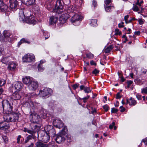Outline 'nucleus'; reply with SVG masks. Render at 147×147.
<instances>
[{
	"mask_svg": "<svg viewBox=\"0 0 147 147\" xmlns=\"http://www.w3.org/2000/svg\"><path fill=\"white\" fill-rule=\"evenodd\" d=\"M60 1L58 0L57 1L56 5L55 6V11L58 14L63 13V14L60 17L59 21L61 24H63L65 23L69 17L67 16V14H63L64 13L63 12V9L62 6L60 5Z\"/></svg>",
	"mask_w": 147,
	"mask_h": 147,
	"instance_id": "f257e3e1",
	"label": "nucleus"
},
{
	"mask_svg": "<svg viewBox=\"0 0 147 147\" xmlns=\"http://www.w3.org/2000/svg\"><path fill=\"white\" fill-rule=\"evenodd\" d=\"M19 19L20 22H25L26 23L29 24L34 25L37 23L35 18L33 15L28 16L26 18H25L24 10L23 9L20 10Z\"/></svg>",
	"mask_w": 147,
	"mask_h": 147,
	"instance_id": "f03ea898",
	"label": "nucleus"
},
{
	"mask_svg": "<svg viewBox=\"0 0 147 147\" xmlns=\"http://www.w3.org/2000/svg\"><path fill=\"white\" fill-rule=\"evenodd\" d=\"M4 121L7 122H15L18 120L19 115L16 113L5 115L3 117Z\"/></svg>",
	"mask_w": 147,
	"mask_h": 147,
	"instance_id": "7ed1b4c3",
	"label": "nucleus"
},
{
	"mask_svg": "<svg viewBox=\"0 0 147 147\" xmlns=\"http://www.w3.org/2000/svg\"><path fill=\"white\" fill-rule=\"evenodd\" d=\"M82 17L80 13H75L71 18V22L75 26H78L82 20Z\"/></svg>",
	"mask_w": 147,
	"mask_h": 147,
	"instance_id": "20e7f679",
	"label": "nucleus"
},
{
	"mask_svg": "<svg viewBox=\"0 0 147 147\" xmlns=\"http://www.w3.org/2000/svg\"><path fill=\"white\" fill-rule=\"evenodd\" d=\"M2 104L3 110L8 111V113L11 112L12 111L13 107L12 104L9 103V101L6 100L2 101Z\"/></svg>",
	"mask_w": 147,
	"mask_h": 147,
	"instance_id": "39448f33",
	"label": "nucleus"
},
{
	"mask_svg": "<svg viewBox=\"0 0 147 147\" xmlns=\"http://www.w3.org/2000/svg\"><path fill=\"white\" fill-rule=\"evenodd\" d=\"M3 34L4 38L3 36H0V41L2 42L7 41L11 42V39L10 36H11V35L10 33L8 31H4Z\"/></svg>",
	"mask_w": 147,
	"mask_h": 147,
	"instance_id": "423d86ee",
	"label": "nucleus"
},
{
	"mask_svg": "<svg viewBox=\"0 0 147 147\" xmlns=\"http://www.w3.org/2000/svg\"><path fill=\"white\" fill-rule=\"evenodd\" d=\"M22 60L24 62H31L35 60V56L33 54H27L22 57Z\"/></svg>",
	"mask_w": 147,
	"mask_h": 147,
	"instance_id": "0eeeda50",
	"label": "nucleus"
},
{
	"mask_svg": "<svg viewBox=\"0 0 147 147\" xmlns=\"http://www.w3.org/2000/svg\"><path fill=\"white\" fill-rule=\"evenodd\" d=\"M45 129L46 131V133L49 136L54 137L55 132V129L51 125H47L45 127Z\"/></svg>",
	"mask_w": 147,
	"mask_h": 147,
	"instance_id": "6e6552de",
	"label": "nucleus"
},
{
	"mask_svg": "<svg viewBox=\"0 0 147 147\" xmlns=\"http://www.w3.org/2000/svg\"><path fill=\"white\" fill-rule=\"evenodd\" d=\"M66 132L62 131L61 133L59 134L57 136L55 140L57 143H60L61 142L64 141L65 140V136Z\"/></svg>",
	"mask_w": 147,
	"mask_h": 147,
	"instance_id": "1a4fd4ad",
	"label": "nucleus"
},
{
	"mask_svg": "<svg viewBox=\"0 0 147 147\" xmlns=\"http://www.w3.org/2000/svg\"><path fill=\"white\" fill-rule=\"evenodd\" d=\"M52 92V90L51 89L46 88L42 90H40L39 94L40 96L43 97L46 96L49 94H51Z\"/></svg>",
	"mask_w": 147,
	"mask_h": 147,
	"instance_id": "9d476101",
	"label": "nucleus"
},
{
	"mask_svg": "<svg viewBox=\"0 0 147 147\" xmlns=\"http://www.w3.org/2000/svg\"><path fill=\"white\" fill-rule=\"evenodd\" d=\"M10 7L13 11L16 10L18 6V2L17 0H10Z\"/></svg>",
	"mask_w": 147,
	"mask_h": 147,
	"instance_id": "9b49d317",
	"label": "nucleus"
},
{
	"mask_svg": "<svg viewBox=\"0 0 147 147\" xmlns=\"http://www.w3.org/2000/svg\"><path fill=\"white\" fill-rule=\"evenodd\" d=\"M24 94V93L22 91H16L13 94L11 98L14 100H19Z\"/></svg>",
	"mask_w": 147,
	"mask_h": 147,
	"instance_id": "f8f14e48",
	"label": "nucleus"
},
{
	"mask_svg": "<svg viewBox=\"0 0 147 147\" xmlns=\"http://www.w3.org/2000/svg\"><path fill=\"white\" fill-rule=\"evenodd\" d=\"M38 85L37 81H32L28 85V88L30 90H35L38 88Z\"/></svg>",
	"mask_w": 147,
	"mask_h": 147,
	"instance_id": "ddd939ff",
	"label": "nucleus"
},
{
	"mask_svg": "<svg viewBox=\"0 0 147 147\" xmlns=\"http://www.w3.org/2000/svg\"><path fill=\"white\" fill-rule=\"evenodd\" d=\"M40 118V116L35 113L31 114L29 116V118L31 121L34 122H37Z\"/></svg>",
	"mask_w": 147,
	"mask_h": 147,
	"instance_id": "4468645a",
	"label": "nucleus"
},
{
	"mask_svg": "<svg viewBox=\"0 0 147 147\" xmlns=\"http://www.w3.org/2000/svg\"><path fill=\"white\" fill-rule=\"evenodd\" d=\"M53 123L55 127L59 128H61L63 125V123L59 119H56L54 120Z\"/></svg>",
	"mask_w": 147,
	"mask_h": 147,
	"instance_id": "2eb2a0df",
	"label": "nucleus"
},
{
	"mask_svg": "<svg viewBox=\"0 0 147 147\" xmlns=\"http://www.w3.org/2000/svg\"><path fill=\"white\" fill-rule=\"evenodd\" d=\"M23 84L20 82H15L14 88L15 90L17 91H21L20 90L22 87Z\"/></svg>",
	"mask_w": 147,
	"mask_h": 147,
	"instance_id": "dca6fc26",
	"label": "nucleus"
},
{
	"mask_svg": "<svg viewBox=\"0 0 147 147\" xmlns=\"http://www.w3.org/2000/svg\"><path fill=\"white\" fill-rule=\"evenodd\" d=\"M8 65V69L11 71L14 70L17 66L16 64L12 61L9 62Z\"/></svg>",
	"mask_w": 147,
	"mask_h": 147,
	"instance_id": "f3484780",
	"label": "nucleus"
},
{
	"mask_svg": "<svg viewBox=\"0 0 147 147\" xmlns=\"http://www.w3.org/2000/svg\"><path fill=\"white\" fill-rule=\"evenodd\" d=\"M32 79L29 76H26L23 79V82L24 84L28 85L32 81Z\"/></svg>",
	"mask_w": 147,
	"mask_h": 147,
	"instance_id": "a211bd4d",
	"label": "nucleus"
},
{
	"mask_svg": "<svg viewBox=\"0 0 147 147\" xmlns=\"http://www.w3.org/2000/svg\"><path fill=\"white\" fill-rule=\"evenodd\" d=\"M9 125L6 124L5 122H3L0 123V129L6 130L9 129Z\"/></svg>",
	"mask_w": 147,
	"mask_h": 147,
	"instance_id": "6ab92c4d",
	"label": "nucleus"
},
{
	"mask_svg": "<svg viewBox=\"0 0 147 147\" xmlns=\"http://www.w3.org/2000/svg\"><path fill=\"white\" fill-rule=\"evenodd\" d=\"M35 0H21L22 2L27 5H31L35 3Z\"/></svg>",
	"mask_w": 147,
	"mask_h": 147,
	"instance_id": "aec40b11",
	"label": "nucleus"
},
{
	"mask_svg": "<svg viewBox=\"0 0 147 147\" xmlns=\"http://www.w3.org/2000/svg\"><path fill=\"white\" fill-rule=\"evenodd\" d=\"M50 136L48 134H46L42 136V141L44 143H47L49 140Z\"/></svg>",
	"mask_w": 147,
	"mask_h": 147,
	"instance_id": "412c9836",
	"label": "nucleus"
},
{
	"mask_svg": "<svg viewBox=\"0 0 147 147\" xmlns=\"http://www.w3.org/2000/svg\"><path fill=\"white\" fill-rule=\"evenodd\" d=\"M136 101L132 98H130L129 101L128 100H127V102L126 104H129L130 105L134 106L136 105Z\"/></svg>",
	"mask_w": 147,
	"mask_h": 147,
	"instance_id": "4be33fe9",
	"label": "nucleus"
},
{
	"mask_svg": "<svg viewBox=\"0 0 147 147\" xmlns=\"http://www.w3.org/2000/svg\"><path fill=\"white\" fill-rule=\"evenodd\" d=\"M58 18L52 16L50 19L49 23L50 24H52L56 23L57 21Z\"/></svg>",
	"mask_w": 147,
	"mask_h": 147,
	"instance_id": "5701e85b",
	"label": "nucleus"
},
{
	"mask_svg": "<svg viewBox=\"0 0 147 147\" xmlns=\"http://www.w3.org/2000/svg\"><path fill=\"white\" fill-rule=\"evenodd\" d=\"M36 145L37 147H47L48 146L47 144H44L40 142H37L36 143Z\"/></svg>",
	"mask_w": 147,
	"mask_h": 147,
	"instance_id": "b1692460",
	"label": "nucleus"
},
{
	"mask_svg": "<svg viewBox=\"0 0 147 147\" xmlns=\"http://www.w3.org/2000/svg\"><path fill=\"white\" fill-rule=\"evenodd\" d=\"M36 137L35 136L28 135L24 141V143H26L28 142H29V141L30 140L32 139H35Z\"/></svg>",
	"mask_w": 147,
	"mask_h": 147,
	"instance_id": "393cba45",
	"label": "nucleus"
},
{
	"mask_svg": "<svg viewBox=\"0 0 147 147\" xmlns=\"http://www.w3.org/2000/svg\"><path fill=\"white\" fill-rule=\"evenodd\" d=\"M68 13H70L74 11V7L72 5L68 6L66 9Z\"/></svg>",
	"mask_w": 147,
	"mask_h": 147,
	"instance_id": "a878e982",
	"label": "nucleus"
},
{
	"mask_svg": "<svg viewBox=\"0 0 147 147\" xmlns=\"http://www.w3.org/2000/svg\"><path fill=\"white\" fill-rule=\"evenodd\" d=\"M97 20L94 19L91 20L90 23V25L93 27L96 26L97 25Z\"/></svg>",
	"mask_w": 147,
	"mask_h": 147,
	"instance_id": "bb28decb",
	"label": "nucleus"
},
{
	"mask_svg": "<svg viewBox=\"0 0 147 147\" xmlns=\"http://www.w3.org/2000/svg\"><path fill=\"white\" fill-rule=\"evenodd\" d=\"M22 43H30V42L27 39L22 38L18 43L19 46Z\"/></svg>",
	"mask_w": 147,
	"mask_h": 147,
	"instance_id": "cd10ccee",
	"label": "nucleus"
},
{
	"mask_svg": "<svg viewBox=\"0 0 147 147\" xmlns=\"http://www.w3.org/2000/svg\"><path fill=\"white\" fill-rule=\"evenodd\" d=\"M9 61L8 59L6 57L3 58L1 60V62L3 63L6 65L8 64Z\"/></svg>",
	"mask_w": 147,
	"mask_h": 147,
	"instance_id": "c85d7f7f",
	"label": "nucleus"
},
{
	"mask_svg": "<svg viewBox=\"0 0 147 147\" xmlns=\"http://www.w3.org/2000/svg\"><path fill=\"white\" fill-rule=\"evenodd\" d=\"M113 45H111L107 48H106L105 49V52L106 53H107L109 52L113 48Z\"/></svg>",
	"mask_w": 147,
	"mask_h": 147,
	"instance_id": "c756f323",
	"label": "nucleus"
},
{
	"mask_svg": "<svg viewBox=\"0 0 147 147\" xmlns=\"http://www.w3.org/2000/svg\"><path fill=\"white\" fill-rule=\"evenodd\" d=\"M7 6L6 5L4 4L0 8V9L2 11H5L7 10Z\"/></svg>",
	"mask_w": 147,
	"mask_h": 147,
	"instance_id": "7c9ffc66",
	"label": "nucleus"
},
{
	"mask_svg": "<svg viewBox=\"0 0 147 147\" xmlns=\"http://www.w3.org/2000/svg\"><path fill=\"white\" fill-rule=\"evenodd\" d=\"M104 6H109V5H111V0H105L104 1Z\"/></svg>",
	"mask_w": 147,
	"mask_h": 147,
	"instance_id": "2f4dec72",
	"label": "nucleus"
},
{
	"mask_svg": "<svg viewBox=\"0 0 147 147\" xmlns=\"http://www.w3.org/2000/svg\"><path fill=\"white\" fill-rule=\"evenodd\" d=\"M29 107L31 108H32L33 110H34L35 109V107H34L35 105L33 102L32 101H30L29 103Z\"/></svg>",
	"mask_w": 147,
	"mask_h": 147,
	"instance_id": "473e14b6",
	"label": "nucleus"
},
{
	"mask_svg": "<svg viewBox=\"0 0 147 147\" xmlns=\"http://www.w3.org/2000/svg\"><path fill=\"white\" fill-rule=\"evenodd\" d=\"M112 7L110 5L104 6L105 11L107 12H110L111 11Z\"/></svg>",
	"mask_w": 147,
	"mask_h": 147,
	"instance_id": "72a5a7b5",
	"label": "nucleus"
},
{
	"mask_svg": "<svg viewBox=\"0 0 147 147\" xmlns=\"http://www.w3.org/2000/svg\"><path fill=\"white\" fill-rule=\"evenodd\" d=\"M44 35L45 36V39H48L50 36L48 32L46 31L44 32Z\"/></svg>",
	"mask_w": 147,
	"mask_h": 147,
	"instance_id": "f704fd0d",
	"label": "nucleus"
},
{
	"mask_svg": "<svg viewBox=\"0 0 147 147\" xmlns=\"http://www.w3.org/2000/svg\"><path fill=\"white\" fill-rule=\"evenodd\" d=\"M132 9L134 11H139V10L138 6L134 4L133 5Z\"/></svg>",
	"mask_w": 147,
	"mask_h": 147,
	"instance_id": "c9c22d12",
	"label": "nucleus"
},
{
	"mask_svg": "<svg viewBox=\"0 0 147 147\" xmlns=\"http://www.w3.org/2000/svg\"><path fill=\"white\" fill-rule=\"evenodd\" d=\"M84 91L86 93H88L91 92V90L88 87H85Z\"/></svg>",
	"mask_w": 147,
	"mask_h": 147,
	"instance_id": "e433bc0d",
	"label": "nucleus"
},
{
	"mask_svg": "<svg viewBox=\"0 0 147 147\" xmlns=\"http://www.w3.org/2000/svg\"><path fill=\"white\" fill-rule=\"evenodd\" d=\"M27 132L30 134H31V136H35L34 135L36 133V131L33 130L28 129Z\"/></svg>",
	"mask_w": 147,
	"mask_h": 147,
	"instance_id": "4c0bfd02",
	"label": "nucleus"
},
{
	"mask_svg": "<svg viewBox=\"0 0 147 147\" xmlns=\"http://www.w3.org/2000/svg\"><path fill=\"white\" fill-rule=\"evenodd\" d=\"M103 108L106 112H107L109 109V107L107 105H105L103 106Z\"/></svg>",
	"mask_w": 147,
	"mask_h": 147,
	"instance_id": "58836bf2",
	"label": "nucleus"
},
{
	"mask_svg": "<svg viewBox=\"0 0 147 147\" xmlns=\"http://www.w3.org/2000/svg\"><path fill=\"white\" fill-rule=\"evenodd\" d=\"M86 55L87 57L90 59L93 58L94 57L93 55L91 53H88Z\"/></svg>",
	"mask_w": 147,
	"mask_h": 147,
	"instance_id": "ea45409f",
	"label": "nucleus"
},
{
	"mask_svg": "<svg viewBox=\"0 0 147 147\" xmlns=\"http://www.w3.org/2000/svg\"><path fill=\"white\" fill-rule=\"evenodd\" d=\"M121 32L118 29H116L115 30V35H120L121 34Z\"/></svg>",
	"mask_w": 147,
	"mask_h": 147,
	"instance_id": "a19ab883",
	"label": "nucleus"
},
{
	"mask_svg": "<svg viewBox=\"0 0 147 147\" xmlns=\"http://www.w3.org/2000/svg\"><path fill=\"white\" fill-rule=\"evenodd\" d=\"M2 137L4 140V142L6 143L8 142V139L7 137L6 136H3Z\"/></svg>",
	"mask_w": 147,
	"mask_h": 147,
	"instance_id": "79ce46f5",
	"label": "nucleus"
},
{
	"mask_svg": "<svg viewBox=\"0 0 147 147\" xmlns=\"http://www.w3.org/2000/svg\"><path fill=\"white\" fill-rule=\"evenodd\" d=\"M38 69L39 71H42L44 69L43 68H42V65L41 64H39L38 66Z\"/></svg>",
	"mask_w": 147,
	"mask_h": 147,
	"instance_id": "37998d69",
	"label": "nucleus"
},
{
	"mask_svg": "<svg viewBox=\"0 0 147 147\" xmlns=\"http://www.w3.org/2000/svg\"><path fill=\"white\" fill-rule=\"evenodd\" d=\"M5 83V81L3 79H0V86H3Z\"/></svg>",
	"mask_w": 147,
	"mask_h": 147,
	"instance_id": "c03bdc74",
	"label": "nucleus"
},
{
	"mask_svg": "<svg viewBox=\"0 0 147 147\" xmlns=\"http://www.w3.org/2000/svg\"><path fill=\"white\" fill-rule=\"evenodd\" d=\"M118 111V110L114 108L111 109V111L112 113H116Z\"/></svg>",
	"mask_w": 147,
	"mask_h": 147,
	"instance_id": "a18cd8bd",
	"label": "nucleus"
},
{
	"mask_svg": "<svg viewBox=\"0 0 147 147\" xmlns=\"http://www.w3.org/2000/svg\"><path fill=\"white\" fill-rule=\"evenodd\" d=\"M142 92L145 94H147V87L145 88H143L142 90Z\"/></svg>",
	"mask_w": 147,
	"mask_h": 147,
	"instance_id": "49530a36",
	"label": "nucleus"
},
{
	"mask_svg": "<svg viewBox=\"0 0 147 147\" xmlns=\"http://www.w3.org/2000/svg\"><path fill=\"white\" fill-rule=\"evenodd\" d=\"M129 18V15H127L126 16H125L124 17V20L126 23H128L129 22L127 21V19Z\"/></svg>",
	"mask_w": 147,
	"mask_h": 147,
	"instance_id": "de8ad7c7",
	"label": "nucleus"
},
{
	"mask_svg": "<svg viewBox=\"0 0 147 147\" xmlns=\"http://www.w3.org/2000/svg\"><path fill=\"white\" fill-rule=\"evenodd\" d=\"M22 138V136L21 135H19L17 138V143L20 144V139Z\"/></svg>",
	"mask_w": 147,
	"mask_h": 147,
	"instance_id": "09e8293b",
	"label": "nucleus"
},
{
	"mask_svg": "<svg viewBox=\"0 0 147 147\" xmlns=\"http://www.w3.org/2000/svg\"><path fill=\"white\" fill-rule=\"evenodd\" d=\"M115 122H113L111 124H110L109 126V128L110 129H111L113 128V126L115 125Z\"/></svg>",
	"mask_w": 147,
	"mask_h": 147,
	"instance_id": "8fccbe9b",
	"label": "nucleus"
},
{
	"mask_svg": "<svg viewBox=\"0 0 147 147\" xmlns=\"http://www.w3.org/2000/svg\"><path fill=\"white\" fill-rule=\"evenodd\" d=\"M121 98V96L120 95V93L118 92L116 94V98L117 99H119Z\"/></svg>",
	"mask_w": 147,
	"mask_h": 147,
	"instance_id": "3c124183",
	"label": "nucleus"
},
{
	"mask_svg": "<svg viewBox=\"0 0 147 147\" xmlns=\"http://www.w3.org/2000/svg\"><path fill=\"white\" fill-rule=\"evenodd\" d=\"M99 71L98 70L96 69H95L94 70L92 71V73L95 74H96L98 73Z\"/></svg>",
	"mask_w": 147,
	"mask_h": 147,
	"instance_id": "603ef678",
	"label": "nucleus"
},
{
	"mask_svg": "<svg viewBox=\"0 0 147 147\" xmlns=\"http://www.w3.org/2000/svg\"><path fill=\"white\" fill-rule=\"evenodd\" d=\"M127 87L128 88H129V87L133 83V82L131 80L128 81L127 82Z\"/></svg>",
	"mask_w": 147,
	"mask_h": 147,
	"instance_id": "864d4df0",
	"label": "nucleus"
},
{
	"mask_svg": "<svg viewBox=\"0 0 147 147\" xmlns=\"http://www.w3.org/2000/svg\"><path fill=\"white\" fill-rule=\"evenodd\" d=\"M142 142H144V144L147 146V138L143 139L142 140Z\"/></svg>",
	"mask_w": 147,
	"mask_h": 147,
	"instance_id": "5fc2aeb1",
	"label": "nucleus"
},
{
	"mask_svg": "<svg viewBox=\"0 0 147 147\" xmlns=\"http://www.w3.org/2000/svg\"><path fill=\"white\" fill-rule=\"evenodd\" d=\"M138 21L139 22V24L140 25H142L144 23V22L141 19H139Z\"/></svg>",
	"mask_w": 147,
	"mask_h": 147,
	"instance_id": "6e6d98bb",
	"label": "nucleus"
},
{
	"mask_svg": "<svg viewBox=\"0 0 147 147\" xmlns=\"http://www.w3.org/2000/svg\"><path fill=\"white\" fill-rule=\"evenodd\" d=\"M141 95L139 94H137L136 95V97L138 100H140L141 99Z\"/></svg>",
	"mask_w": 147,
	"mask_h": 147,
	"instance_id": "4d7b16f0",
	"label": "nucleus"
},
{
	"mask_svg": "<svg viewBox=\"0 0 147 147\" xmlns=\"http://www.w3.org/2000/svg\"><path fill=\"white\" fill-rule=\"evenodd\" d=\"M90 63L92 65H96V63H95L94 61H91L90 62Z\"/></svg>",
	"mask_w": 147,
	"mask_h": 147,
	"instance_id": "13d9d810",
	"label": "nucleus"
},
{
	"mask_svg": "<svg viewBox=\"0 0 147 147\" xmlns=\"http://www.w3.org/2000/svg\"><path fill=\"white\" fill-rule=\"evenodd\" d=\"M120 108L121 109V112H124L125 111V109L123 108V106H121L120 107Z\"/></svg>",
	"mask_w": 147,
	"mask_h": 147,
	"instance_id": "bf43d9fd",
	"label": "nucleus"
},
{
	"mask_svg": "<svg viewBox=\"0 0 147 147\" xmlns=\"http://www.w3.org/2000/svg\"><path fill=\"white\" fill-rule=\"evenodd\" d=\"M93 5H94V7H95L96 5H97V2L94 0L93 1Z\"/></svg>",
	"mask_w": 147,
	"mask_h": 147,
	"instance_id": "052dcab7",
	"label": "nucleus"
},
{
	"mask_svg": "<svg viewBox=\"0 0 147 147\" xmlns=\"http://www.w3.org/2000/svg\"><path fill=\"white\" fill-rule=\"evenodd\" d=\"M119 102L118 101H117L116 103L115 104V107H117L119 106Z\"/></svg>",
	"mask_w": 147,
	"mask_h": 147,
	"instance_id": "680f3d73",
	"label": "nucleus"
},
{
	"mask_svg": "<svg viewBox=\"0 0 147 147\" xmlns=\"http://www.w3.org/2000/svg\"><path fill=\"white\" fill-rule=\"evenodd\" d=\"M140 33V31H138L136 32H135V34L136 35H139Z\"/></svg>",
	"mask_w": 147,
	"mask_h": 147,
	"instance_id": "e2e57ef3",
	"label": "nucleus"
},
{
	"mask_svg": "<svg viewBox=\"0 0 147 147\" xmlns=\"http://www.w3.org/2000/svg\"><path fill=\"white\" fill-rule=\"evenodd\" d=\"M136 4L139 5V6H141V5H140V3L139 2V0H137V2L136 3Z\"/></svg>",
	"mask_w": 147,
	"mask_h": 147,
	"instance_id": "0e129e2a",
	"label": "nucleus"
},
{
	"mask_svg": "<svg viewBox=\"0 0 147 147\" xmlns=\"http://www.w3.org/2000/svg\"><path fill=\"white\" fill-rule=\"evenodd\" d=\"M89 97V96H88L86 97H85L82 98V100H86L88 99Z\"/></svg>",
	"mask_w": 147,
	"mask_h": 147,
	"instance_id": "69168bd1",
	"label": "nucleus"
},
{
	"mask_svg": "<svg viewBox=\"0 0 147 147\" xmlns=\"http://www.w3.org/2000/svg\"><path fill=\"white\" fill-rule=\"evenodd\" d=\"M80 88L81 90H82L83 89L84 90V89L85 88V87L83 85H81L80 86Z\"/></svg>",
	"mask_w": 147,
	"mask_h": 147,
	"instance_id": "338daca9",
	"label": "nucleus"
},
{
	"mask_svg": "<svg viewBox=\"0 0 147 147\" xmlns=\"http://www.w3.org/2000/svg\"><path fill=\"white\" fill-rule=\"evenodd\" d=\"M118 26L119 28L123 27H124V26L123 25V24L121 23L119 24H118Z\"/></svg>",
	"mask_w": 147,
	"mask_h": 147,
	"instance_id": "774afa93",
	"label": "nucleus"
}]
</instances>
